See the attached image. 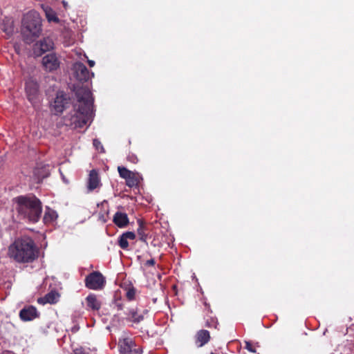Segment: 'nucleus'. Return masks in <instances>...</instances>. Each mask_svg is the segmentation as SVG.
<instances>
[{
	"instance_id": "c85d7f7f",
	"label": "nucleus",
	"mask_w": 354,
	"mask_h": 354,
	"mask_svg": "<svg viewBox=\"0 0 354 354\" xmlns=\"http://www.w3.org/2000/svg\"><path fill=\"white\" fill-rule=\"evenodd\" d=\"M146 264L149 266H153L155 264V261L153 259H149L147 261Z\"/></svg>"
},
{
	"instance_id": "ddd939ff",
	"label": "nucleus",
	"mask_w": 354,
	"mask_h": 354,
	"mask_svg": "<svg viewBox=\"0 0 354 354\" xmlns=\"http://www.w3.org/2000/svg\"><path fill=\"white\" fill-rule=\"evenodd\" d=\"M19 317L24 322L32 321L39 317L37 308L32 306H27L20 310Z\"/></svg>"
},
{
	"instance_id": "39448f33",
	"label": "nucleus",
	"mask_w": 354,
	"mask_h": 354,
	"mask_svg": "<svg viewBox=\"0 0 354 354\" xmlns=\"http://www.w3.org/2000/svg\"><path fill=\"white\" fill-rule=\"evenodd\" d=\"M118 171L120 176L126 180V185L129 187L138 186L142 180L141 176L137 173L127 169L126 167L119 166Z\"/></svg>"
},
{
	"instance_id": "4be33fe9",
	"label": "nucleus",
	"mask_w": 354,
	"mask_h": 354,
	"mask_svg": "<svg viewBox=\"0 0 354 354\" xmlns=\"http://www.w3.org/2000/svg\"><path fill=\"white\" fill-rule=\"evenodd\" d=\"M118 244L122 249H127L129 247L128 240L123 234L119 237Z\"/></svg>"
},
{
	"instance_id": "dca6fc26",
	"label": "nucleus",
	"mask_w": 354,
	"mask_h": 354,
	"mask_svg": "<svg viewBox=\"0 0 354 354\" xmlns=\"http://www.w3.org/2000/svg\"><path fill=\"white\" fill-rule=\"evenodd\" d=\"M87 308L92 310H98L101 308V301L94 294L88 295L86 298Z\"/></svg>"
},
{
	"instance_id": "f8f14e48",
	"label": "nucleus",
	"mask_w": 354,
	"mask_h": 354,
	"mask_svg": "<svg viewBox=\"0 0 354 354\" xmlns=\"http://www.w3.org/2000/svg\"><path fill=\"white\" fill-rule=\"evenodd\" d=\"M42 64L48 71H55L59 66V62L54 53L48 54L44 56L42 59Z\"/></svg>"
},
{
	"instance_id": "f257e3e1",
	"label": "nucleus",
	"mask_w": 354,
	"mask_h": 354,
	"mask_svg": "<svg viewBox=\"0 0 354 354\" xmlns=\"http://www.w3.org/2000/svg\"><path fill=\"white\" fill-rule=\"evenodd\" d=\"M78 101L75 114L71 117L70 124L74 128H82L91 123L93 118V98L91 91L86 87L77 90Z\"/></svg>"
},
{
	"instance_id": "b1692460",
	"label": "nucleus",
	"mask_w": 354,
	"mask_h": 354,
	"mask_svg": "<svg viewBox=\"0 0 354 354\" xmlns=\"http://www.w3.org/2000/svg\"><path fill=\"white\" fill-rule=\"evenodd\" d=\"M136 290L134 288H130L127 290L126 296L129 300H133L135 299Z\"/></svg>"
},
{
	"instance_id": "f3484780",
	"label": "nucleus",
	"mask_w": 354,
	"mask_h": 354,
	"mask_svg": "<svg viewBox=\"0 0 354 354\" xmlns=\"http://www.w3.org/2000/svg\"><path fill=\"white\" fill-rule=\"evenodd\" d=\"M127 319L133 323H139L143 319L144 317L142 314H139L136 308H131L127 310L126 313Z\"/></svg>"
},
{
	"instance_id": "c756f323",
	"label": "nucleus",
	"mask_w": 354,
	"mask_h": 354,
	"mask_svg": "<svg viewBox=\"0 0 354 354\" xmlns=\"http://www.w3.org/2000/svg\"><path fill=\"white\" fill-rule=\"evenodd\" d=\"M88 64L90 67H93L95 66V62L93 61V60L88 59Z\"/></svg>"
},
{
	"instance_id": "a878e982",
	"label": "nucleus",
	"mask_w": 354,
	"mask_h": 354,
	"mask_svg": "<svg viewBox=\"0 0 354 354\" xmlns=\"http://www.w3.org/2000/svg\"><path fill=\"white\" fill-rule=\"evenodd\" d=\"M123 234L127 239V240H133L136 238L135 233L132 232H127L123 233Z\"/></svg>"
},
{
	"instance_id": "2eb2a0df",
	"label": "nucleus",
	"mask_w": 354,
	"mask_h": 354,
	"mask_svg": "<svg viewBox=\"0 0 354 354\" xmlns=\"http://www.w3.org/2000/svg\"><path fill=\"white\" fill-rule=\"evenodd\" d=\"M210 339V335L207 330H201L196 335V344L198 347H202Z\"/></svg>"
},
{
	"instance_id": "1a4fd4ad",
	"label": "nucleus",
	"mask_w": 354,
	"mask_h": 354,
	"mask_svg": "<svg viewBox=\"0 0 354 354\" xmlns=\"http://www.w3.org/2000/svg\"><path fill=\"white\" fill-rule=\"evenodd\" d=\"M54 42L50 37H46L36 42L33 46V53L35 56H41L45 52L53 50Z\"/></svg>"
},
{
	"instance_id": "7c9ffc66",
	"label": "nucleus",
	"mask_w": 354,
	"mask_h": 354,
	"mask_svg": "<svg viewBox=\"0 0 354 354\" xmlns=\"http://www.w3.org/2000/svg\"><path fill=\"white\" fill-rule=\"evenodd\" d=\"M116 306H117V308H118V310H122L123 308H122V304H117Z\"/></svg>"
},
{
	"instance_id": "6e6552de",
	"label": "nucleus",
	"mask_w": 354,
	"mask_h": 354,
	"mask_svg": "<svg viewBox=\"0 0 354 354\" xmlns=\"http://www.w3.org/2000/svg\"><path fill=\"white\" fill-rule=\"evenodd\" d=\"M38 89L39 86L36 82L29 80L26 83L27 97L34 106H37L40 101Z\"/></svg>"
},
{
	"instance_id": "393cba45",
	"label": "nucleus",
	"mask_w": 354,
	"mask_h": 354,
	"mask_svg": "<svg viewBox=\"0 0 354 354\" xmlns=\"http://www.w3.org/2000/svg\"><path fill=\"white\" fill-rule=\"evenodd\" d=\"M93 146L97 150H99L101 152H104L103 146L102 145L100 141H99L97 139L93 140Z\"/></svg>"
},
{
	"instance_id": "20e7f679",
	"label": "nucleus",
	"mask_w": 354,
	"mask_h": 354,
	"mask_svg": "<svg viewBox=\"0 0 354 354\" xmlns=\"http://www.w3.org/2000/svg\"><path fill=\"white\" fill-rule=\"evenodd\" d=\"M41 32V19L39 14L31 10L27 12L22 20V33L27 42L38 37Z\"/></svg>"
},
{
	"instance_id": "4468645a",
	"label": "nucleus",
	"mask_w": 354,
	"mask_h": 354,
	"mask_svg": "<svg viewBox=\"0 0 354 354\" xmlns=\"http://www.w3.org/2000/svg\"><path fill=\"white\" fill-rule=\"evenodd\" d=\"M102 185L97 172L95 170H91L87 183V188L89 192L100 187Z\"/></svg>"
},
{
	"instance_id": "a211bd4d",
	"label": "nucleus",
	"mask_w": 354,
	"mask_h": 354,
	"mask_svg": "<svg viewBox=\"0 0 354 354\" xmlns=\"http://www.w3.org/2000/svg\"><path fill=\"white\" fill-rule=\"evenodd\" d=\"M113 222L120 227H125L129 223L127 214L122 212H116L113 216Z\"/></svg>"
},
{
	"instance_id": "f03ea898",
	"label": "nucleus",
	"mask_w": 354,
	"mask_h": 354,
	"mask_svg": "<svg viewBox=\"0 0 354 354\" xmlns=\"http://www.w3.org/2000/svg\"><path fill=\"white\" fill-rule=\"evenodd\" d=\"M8 255L18 263L32 261L37 257L33 240L28 236L16 239L8 247Z\"/></svg>"
},
{
	"instance_id": "5701e85b",
	"label": "nucleus",
	"mask_w": 354,
	"mask_h": 354,
	"mask_svg": "<svg viewBox=\"0 0 354 354\" xmlns=\"http://www.w3.org/2000/svg\"><path fill=\"white\" fill-rule=\"evenodd\" d=\"M139 227L138 228V234L140 236V239L142 241H145L146 235L144 232V226L141 221H138Z\"/></svg>"
},
{
	"instance_id": "0eeeda50",
	"label": "nucleus",
	"mask_w": 354,
	"mask_h": 354,
	"mask_svg": "<svg viewBox=\"0 0 354 354\" xmlns=\"http://www.w3.org/2000/svg\"><path fill=\"white\" fill-rule=\"evenodd\" d=\"M73 71L75 77L80 82H86L93 77V73H90L82 63L77 62L73 65Z\"/></svg>"
},
{
	"instance_id": "9d476101",
	"label": "nucleus",
	"mask_w": 354,
	"mask_h": 354,
	"mask_svg": "<svg viewBox=\"0 0 354 354\" xmlns=\"http://www.w3.org/2000/svg\"><path fill=\"white\" fill-rule=\"evenodd\" d=\"M120 351L123 354H129L131 353H140L142 352L140 348H133V342L131 338L125 337L120 339L118 342Z\"/></svg>"
},
{
	"instance_id": "9b49d317",
	"label": "nucleus",
	"mask_w": 354,
	"mask_h": 354,
	"mask_svg": "<svg viewBox=\"0 0 354 354\" xmlns=\"http://www.w3.org/2000/svg\"><path fill=\"white\" fill-rule=\"evenodd\" d=\"M68 101L63 92H59L52 104V108L56 114L61 113L66 109Z\"/></svg>"
},
{
	"instance_id": "412c9836",
	"label": "nucleus",
	"mask_w": 354,
	"mask_h": 354,
	"mask_svg": "<svg viewBox=\"0 0 354 354\" xmlns=\"http://www.w3.org/2000/svg\"><path fill=\"white\" fill-rule=\"evenodd\" d=\"M57 218V214L55 210L51 209L50 208L46 209L44 216V220L45 223H51L54 221Z\"/></svg>"
},
{
	"instance_id": "aec40b11",
	"label": "nucleus",
	"mask_w": 354,
	"mask_h": 354,
	"mask_svg": "<svg viewBox=\"0 0 354 354\" xmlns=\"http://www.w3.org/2000/svg\"><path fill=\"white\" fill-rule=\"evenodd\" d=\"M56 296L57 295L55 293L50 292V293L47 294L44 297L39 298L37 299V302L41 304H45L47 303L53 304V303L56 302V300H57Z\"/></svg>"
},
{
	"instance_id": "423d86ee",
	"label": "nucleus",
	"mask_w": 354,
	"mask_h": 354,
	"mask_svg": "<svg viewBox=\"0 0 354 354\" xmlns=\"http://www.w3.org/2000/svg\"><path fill=\"white\" fill-rule=\"evenodd\" d=\"M105 284V279L99 272H93L85 279L86 286L92 290H100Z\"/></svg>"
},
{
	"instance_id": "7ed1b4c3",
	"label": "nucleus",
	"mask_w": 354,
	"mask_h": 354,
	"mask_svg": "<svg viewBox=\"0 0 354 354\" xmlns=\"http://www.w3.org/2000/svg\"><path fill=\"white\" fill-rule=\"evenodd\" d=\"M16 209L21 218L30 222L38 221L41 214V204L35 196H19L16 198Z\"/></svg>"
},
{
	"instance_id": "6ab92c4d",
	"label": "nucleus",
	"mask_w": 354,
	"mask_h": 354,
	"mask_svg": "<svg viewBox=\"0 0 354 354\" xmlns=\"http://www.w3.org/2000/svg\"><path fill=\"white\" fill-rule=\"evenodd\" d=\"M43 10L45 12L46 17L49 22H59V19L57 17L55 12L49 6L42 5Z\"/></svg>"
},
{
	"instance_id": "2f4dec72",
	"label": "nucleus",
	"mask_w": 354,
	"mask_h": 354,
	"mask_svg": "<svg viewBox=\"0 0 354 354\" xmlns=\"http://www.w3.org/2000/svg\"><path fill=\"white\" fill-rule=\"evenodd\" d=\"M63 4H64V7L66 8L67 3L65 1H63Z\"/></svg>"
},
{
	"instance_id": "bb28decb",
	"label": "nucleus",
	"mask_w": 354,
	"mask_h": 354,
	"mask_svg": "<svg viewBox=\"0 0 354 354\" xmlns=\"http://www.w3.org/2000/svg\"><path fill=\"white\" fill-rule=\"evenodd\" d=\"M245 344H246L245 345V348L249 351H250L251 353H255L256 352V350L253 348L252 345L249 342H246Z\"/></svg>"
},
{
	"instance_id": "cd10ccee",
	"label": "nucleus",
	"mask_w": 354,
	"mask_h": 354,
	"mask_svg": "<svg viewBox=\"0 0 354 354\" xmlns=\"http://www.w3.org/2000/svg\"><path fill=\"white\" fill-rule=\"evenodd\" d=\"M74 354H88V353H84L81 349H76L75 351H74Z\"/></svg>"
}]
</instances>
